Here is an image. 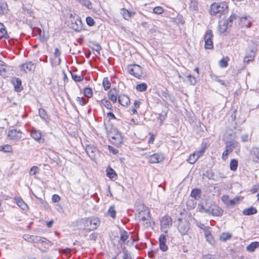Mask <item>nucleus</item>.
Instances as JSON below:
<instances>
[{"mask_svg": "<svg viewBox=\"0 0 259 259\" xmlns=\"http://www.w3.org/2000/svg\"><path fill=\"white\" fill-rule=\"evenodd\" d=\"M100 219L95 217L81 219L78 222L80 230L91 232L98 228L100 225Z\"/></svg>", "mask_w": 259, "mask_h": 259, "instance_id": "1", "label": "nucleus"}, {"mask_svg": "<svg viewBox=\"0 0 259 259\" xmlns=\"http://www.w3.org/2000/svg\"><path fill=\"white\" fill-rule=\"evenodd\" d=\"M199 210L201 212H205L213 216L221 217L223 214L224 210L219 206L214 203H211L209 205L208 203L204 206L203 204H199L198 205Z\"/></svg>", "mask_w": 259, "mask_h": 259, "instance_id": "2", "label": "nucleus"}, {"mask_svg": "<svg viewBox=\"0 0 259 259\" xmlns=\"http://www.w3.org/2000/svg\"><path fill=\"white\" fill-rule=\"evenodd\" d=\"M138 217L144 228H148L151 226L150 212L148 208H144L139 212Z\"/></svg>", "mask_w": 259, "mask_h": 259, "instance_id": "3", "label": "nucleus"}, {"mask_svg": "<svg viewBox=\"0 0 259 259\" xmlns=\"http://www.w3.org/2000/svg\"><path fill=\"white\" fill-rule=\"evenodd\" d=\"M228 8V5L225 2L213 3L210 5L209 12L211 16L218 14H222Z\"/></svg>", "mask_w": 259, "mask_h": 259, "instance_id": "4", "label": "nucleus"}, {"mask_svg": "<svg viewBox=\"0 0 259 259\" xmlns=\"http://www.w3.org/2000/svg\"><path fill=\"white\" fill-rule=\"evenodd\" d=\"M127 71L129 74L137 78H140L143 74L142 67L138 64H130L127 66Z\"/></svg>", "mask_w": 259, "mask_h": 259, "instance_id": "5", "label": "nucleus"}, {"mask_svg": "<svg viewBox=\"0 0 259 259\" xmlns=\"http://www.w3.org/2000/svg\"><path fill=\"white\" fill-rule=\"evenodd\" d=\"M160 230L162 232L167 233L168 229L172 226V219L168 215H164L160 219Z\"/></svg>", "mask_w": 259, "mask_h": 259, "instance_id": "6", "label": "nucleus"}, {"mask_svg": "<svg viewBox=\"0 0 259 259\" xmlns=\"http://www.w3.org/2000/svg\"><path fill=\"white\" fill-rule=\"evenodd\" d=\"M213 33L212 30H207L204 36L205 41L204 48L206 50H211L213 48Z\"/></svg>", "mask_w": 259, "mask_h": 259, "instance_id": "7", "label": "nucleus"}, {"mask_svg": "<svg viewBox=\"0 0 259 259\" xmlns=\"http://www.w3.org/2000/svg\"><path fill=\"white\" fill-rule=\"evenodd\" d=\"M178 229L182 235H186L190 229V223L186 219H178Z\"/></svg>", "mask_w": 259, "mask_h": 259, "instance_id": "8", "label": "nucleus"}, {"mask_svg": "<svg viewBox=\"0 0 259 259\" xmlns=\"http://www.w3.org/2000/svg\"><path fill=\"white\" fill-rule=\"evenodd\" d=\"M8 137L10 140L17 141L22 138V133L19 130L12 129L9 130Z\"/></svg>", "mask_w": 259, "mask_h": 259, "instance_id": "9", "label": "nucleus"}, {"mask_svg": "<svg viewBox=\"0 0 259 259\" xmlns=\"http://www.w3.org/2000/svg\"><path fill=\"white\" fill-rule=\"evenodd\" d=\"M115 133H110L109 135V137L110 139L111 142L115 145L118 146L122 143V138L120 133L117 131Z\"/></svg>", "mask_w": 259, "mask_h": 259, "instance_id": "10", "label": "nucleus"}, {"mask_svg": "<svg viewBox=\"0 0 259 259\" xmlns=\"http://www.w3.org/2000/svg\"><path fill=\"white\" fill-rule=\"evenodd\" d=\"M85 150L87 154L91 159L94 160L95 159L96 156L98 153V150L93 145H87Z\"/></svg>", "mask_w": 259, "mask_h": 259, "instance_id": "11", "label": "nucleus"}, {"mask_svg": "<svg viewBox=\"0 0 259 259\" xmlns=\"http://www.w3.org/2000/svg\"><path fill=\"white\" fill-rule=\"evenodd\" d=\"M20 67L21 71L28 73L35 70V64L32 61H28L22 64Z\"/></svg>", "mask_w": 259, "mask_h": 259, "instance_id": "12", "label": "nucleus"}, {"mask_svg": "<svg viewBox=\"0 0 259 259\" xmlns=\"http://www.w3.org/2000/svg\"><path fill=\"white\" fill-rule=\"evenodd\" d=\"M164 157L163 154L155 153L150 155L148 158V161L151 163H157L163 160Z\"/></svg>", "mask_w": 259, "mask_h": 259, "instance_id": "13", "label": "nucleus"}, {"mask_svg": "<svg viewBox=\"0 0 259 259\" xmlns=\"http://www.w3.org/2000/svg\"><path fill=\"white\" fill-rule=\"evenodd\" d=\"M250 155L253 161L259 162V146L252 147L250 151Z\"/></svg>", "mask_w": 259, "mask_h": 259, "instance_id": "14", "label": "nucleus"}, {"mask_svg": "<svg viewBox=\"0 0 259 259\" xmlns=\"http://www.w3.org/2000/svg\"><path fill=\"white\" fill-rule=\"evenodd\" d=\"M120 14L123 18L126 20H130L136 14L135 11H129L125 8H122L120 10Z\"/></svg>", "mask_w": 259, "mask_h": 259, "instance_id": "15", "label": "nucleus"}, {"mask_svg": "<svg viewBox=\"0 0 259 259\" xmlns=\"http://www.w3.org/2000/svg\"><path fill=\"white\" fill-rule=\"evenodd\" d=\"M231 26V24H229L228 20L221 21L219 23V31L222 34H225L227 32L228 28Z\"/></svg>", "mask_w": 259, "mask_h": 259, "instance_id": "16", "label": "nucleus"}, {"mask_svg": "<svg viewBox=\"0 0 259 259\" xmlns=\"http://www.w3.org/2000/svg\"><path fill=\"white\" fill-rule=\"evenodd\" d=\"M166 239L165 235L161 234L159 238V248L162 251H166L168 247L166 244Z\"/></svg>", "mask_w": 259, "mask_h": 259, "instance_id": "17", "label": "nucleus"}, {"mask_svg": "<svg viewBox=\"0 0 259 259\" xmlns=\"http://www.w3.org/2000/svg\"><path fill=\"white\" fill-rule=\"evenodd\" d=\"M118 101L121 105L124 107H127L130 104V99L129 97L125 95H121L118 96Z\"/></svg>", "mask_w": 259, "mask_h": 259, "instance_id": "18", "label": "nucleus"}, {"mask_svg": "<svg viewBox=\"0 0 259 259\" xmlns=\"http://www.w3.org/2000/svg\"><path fill=\"white\" fill-rule=\"evenodd\" d=\"M11 81L14 86L16 91L20 92L22 90V81L20 78L16 77L13 78Z\"/></svg>", "mask_w": 259, "mask_h": 259, "instance_id": "19", "label": "nucleus"}, {"mask_svg": "<svg viewBox=\"0 0 259 259\" xmlns=\"http://www.w3.org/2000/svg\"><path fill=\"white\" fill-rule=\"evenodd\" d=\"M117 96H118L117 91L115 88L111 89L108 93V98L113 103H115L117 102Z\"/></svg>", "mask_w": 259, "mask_h": 259, "instance_id": "20", "label": "nucleus"}, {"mask_svg": "<svg viewBox=\"0 0 259 259\" xmlns=\"http://www.w3.org/2000/svg\"><path fill=\"white\" fill-rule=\"evenodd\" d=\"M239 143L236 141H231L227 143L225 149L227 152L231 153L234 149L238 147Z\"/></svg>", "mask_w": 259, "mask_h": 259, "instance_id": "21", "label": "nucleus"}, {"mask_svg": "<svg viewBox=\"0 0 259 259\" xmlns=\"http://www.w3.org/2000/svg\"><path fill=\"white\" fill-rule=\"evenodd\" d=\"M31 137L36 141L39 142L41 139V133L40 131L33 129L30 131Z\"/></svg>", "mask_w": 259, "mask_h": 259, "instance_id": "22", "label": "nucleus"}, {"mask_svg": "<svg viewBox=\"0 0 259 259\" xmlns=\"http://www.w3.org/2000/svg\"><path fill=\"white\" fill-rule=\"evenodd\" d=\"M240 21L241 27L247 28L251 26V20L249 16L241 18Z\"/></svg>", "mask_w": 259, "mask_h": 259, "instance_id": "23", "label": "nucleus"}, {"mask_svg": "<svg viewBox=\"0 0 259 259\" xmlns=\"http://www.w3.org/2000/svg\"><path fill=\"white\" fill-rule=\"evenodd\" d=\"M72 28L76 31H79L82 29V22L80 19H77L74 23H72Z\"/></svg>", "mask_w": 259, "mask_h": 259, "instance_id": "24", "label": "nucleus"}, {"mask_svg": "<svg viewBox=\"0 0 259 259\" xmlns=\"http://www.w3.org/2000/svg\"><path fill=\"white\" fill-rule=\"evenodd\" d=\"M107 176L112 180H115L117 178V176L115 171L111 167H108L106 170Z\"/></svg>", "mask_w": 259, "mask_h": 259, "instance_id": "25", "label": "nucleus"}, {"mask_svg": "<svg viewBox=\"0 0 259 259\" xmlns=\"http://www.w3.org/2000/svg\"><path fill=\"white\" fill-rule=\"evenodd\" d=\"M39 116L46 122H49L50 120L49 117L47 113L46 110L43 108H39L38 110Z\"/></svg>", "mask_w": 259, "mask_h": 259, "instance_id": "26", "label": "nucleus"}, {"mask_svg": "<svg viewBox=\"0 0 259 259\" xmlns=\"http://www.w3.org/2000/svg\"><path fill=\"white\" fill-rule=\"evenodd\" d=\"M259 247V242L254 241L251 243L246 247V250L249 252H253L255 250Z\"/></svg>", "mask_w": 259, "mask_h": 259, "instance_id": "27", "label": "nucleus"}, {"mask_svg": "<svg viewBox=\"0 0 259 259\" xmlns=\"http://www.w3.org/2000/svg\"><path fill=\"white\" fill-rule=\"evenodd\" d=\"M16 202L17 205L23 210H27L28 209L27 205L21 198H15Z\"/></svg>", "mask_w": 259, "mask_h": 259, "instance_id": "28", "label": "nucleus"}, {"mask_svg": "<svg viewBox=\"0 0 259 259\" xmlns=\"http://www.w3.org/2000/svg\"><path fill=\"white\" fill-rule=\"evenodd\" d=\"M98 102L100 103L101 105L104 106L107 109L112 110V105L111 103L106 98H104Z\"/></svg>", "mask_w": 259, "mask_h": 259, "instance_id": "29", "label": "nucleus"}, {"mask_svg": "<svg viewBox=\"0 0 259 259\" xmlns=\"http://www.w3.org/2000/svg\"><path fill=\"white\" fill-rule=\"evenodd\" d=\"M257 212V210L253 207H250L249 208H246L243 211V213L246 215H249L253 214H255Z\"/></svg>", "mask_w": 259, "mask_h": 259, "instance_id": "30", "label": "nucleus"}, {"mask_svg": "<svg viewBox=\"0 0 259 259\" xmlns=\"http://www.w3.org/2000/svg\"><path fill=\"white\" fill-rule=\"evenodd\" d=\"M201 190L199 189H194L191 193V196L195 199H198L200 198Z\"/></svg>", "mask_w": 259, "mask_h": 259, "instance_id": "31", "label": "nucleus"}, {"mask_svg": "<svg viewBox=\"0 0 259 259\" xmlns=\"http://www.w3.org/2000/svg\"><path fill=\"white\" fill-rule=\"evenodd\" d=\"M81 5L87 7L89 9H92V3L89 0H75Z\"/></svg>", "mask_w": 259, "mask_h": 259, "instance_id": "32", "label": "nucleus"}, {"mask_svg": "<svg viewBox=\"0 0 259 259\" xmlns=\"http://www.w3.org/2000/svg\"><path fill=\"white\" fill-rule=\"evenodd\" d=\"M116 212L115 209V207L114 206L112 205L109 208L106 214L107 215L111 217L112 218L115 219L116 217Z\"/></svg>", "mask_w": 259, "mask_h": 259, "instance_id": "33", "label": "nucleus"}, {"mask_svg": "<svg viewBox=\"0 0 259 259\" xmlns=\"http://www.w3.org/2000/svg\"><path fill=\"white\" fill-rule=\"evenodd\" d=\"M198 2L197 0H191L189 8L191 10L195 11H198Z\"/></svg>", "mask_w": 259, "mask_h": 259, "instance_id": "34", "label": "nucleus"}, {"mask_svg": "<svg viewBox=\"0 0 259 259\" xmlns=\"http://www.w3.org/2000/svg\"><path fill=\"white\" fill-rule=\"evenodd\" d=\"M229 58L228 57H226L222 58L219 62V65L221 68H226L228 65V61Z\"/></svg>", "mask_w": 259, "mask_h": 259, "instance_id": "35", "label": "nucleus"}, {"mask_svg": "<svg viewBox=\"0 0 259 259\" xmlns=\"http://www.w3.org/2000/svg\"><path fill=\"white\" fill-rule=\"evenodd\" d=\"M0 32L2 34V37L5 38H8L9 37L6 27L4 24L1 22H0Z\"/></svg>", "mask_w": 259, "mask_h": 259, "instance_id": "36", "label": "nucleus"}, {"mask_svg": "<svg viewBox=\"0 0 259 259\" xmlns=\"http://www.w3.org/2000/svg\"><path fill=\"white\" fill-rule=\"evenodd\" d=\"M238 165V161L235 159H232L230 163V168L231 170L235 171L237 169Z\"/></svg>", "mask_w": 259, "mask_h": 259, "instance_id": "37", "label": "nucleus"}, {"mask_svg": "<svg viewBox=\"0 0 259 259\" xmlns=\"http://www.w3.org/2000/svg\"><path fill=\"white\" fill-rule=\"evenodd\" d=\"M136 89L139 92H144L147 89V85L146 83H140L136 85Z\"/></svg>", "mask_w": 259, "mask_h": 259, "instance_id": "38", "label": "nucleus"}, {"mask_svg": "<svg viewBox=\"0 0 259 259\" xmlns=\"http://www.w3.org/2000/svg\"><path fill=\"white\" fill-rule=\"evenodd\" d=\"M84 95L88 98H90L93 96V90L91 88H85L83 91Z\"/></svg>", "mask_w": 259, "mask_h": 259, "instance_id": "39", "label": "nucleus"}, {"mask_svg": "<svg viewBox=\"0 0 259 259\" xmlns=\"http://www.w3.org/2000/svg\"><path fill=\"white\" fill-rule=\"evenodd\" d=\"M198 159V157H197L193 153L189 156L187 159V161L190 164H194L196 162Z\"/></svg>", "mask_w": 259, "mask_h": 259, "instance_id": "40", "label": "nucleus"}, {"mask_svg": "<svg viewBox=\"0 0 259 259\" xmlns=\"http://www.w3.org/2000/svg\"><path fill=\"white\" fill-rule=\"evenodd\" d=\"M232 237V235L229 233H223L220 236V240L223 241H226L227 240L230 239Z\"/></svg>", "mask_w": 259, "mask_h": 259, "instance_id": "41", "label": "nucleus"}, {"mask_svg": "<svg viewBox=\"0 0 259 259\" xmlns=\"http://www.w3.org/2000/svg\"><path fill=\"white\" fill-rule=\"evenodd\" d=\"M110 82L109 80H108V78H104L103 80V86L104 87V89L105 91L108 90L110 88Z\"/></svg>", "mask_w": 259, "mask_h": 259, "instance_id": "42", "label": "nucleus"}, {"mask_svg": "<svg viewBox=\"0 0 259 259\" xmlns=\"http://www.w3.org/2000/svg\"><path fill=\"white\" fill-rule=\"evenodd\" d=\"M128 233L126 231H122L120 232V240L125 242L128 238Z\"/></svg>", "mask_w": 259, "mask_h": 259, "instance_id": "43", "label": "nucleus"}, {"mask_svg": "<svg viewBox=\"0 0 259 259\" xmlns=\"http://www.w3.org/2000/svg\"><path fill=\"white\" fill-rule=\"evenodd\" d=\"M43 241H45V238L41 237L38 236H34L33 237V243H42Z\"/></svg>", "mask_w": 259, "mask_h": 259, "instance_id": "44", "label": "nucleus"}, {"mask_svg": "<svg viewBox=\"0 0 259 259\" xmlns=\"http://www.w3.org/2000/svg\"><path fill=\"white\" fill-rule=\"evenodd\" d=\"M0 150L5 152H10L12 151V148L9 145H5L0 146Z\"/></svg>", "mask_w": 259, "mask_h": 259, "instance_id": "45", "label": "nucleus"}, {"mask_svg": "<svg viewBox=\"0 0 259 259\" xmlns=\"http://www.w3.org/2000/svg\"><path fill=\"white\" fill-rule=\"evenodd\" d=\"M164 12V9L162 7L157 6L153 8V13L155 14H162Z\"/></svg>", "mask_w": 259, "mask_h": 259, "instance_id": "46", "label": "nucleus"}, {"mask_svg": "<svg viewBox=\"0 0 259 259\" xmlns=\"http://www.w3.org/2000/svg\"><path fill=\"white\" fill-rule=\"evenodd\" d=\"M72 79L76 82H80L83 79V76L82 75H78L75 74H71Z\"/></svg>", "mask_w": 259, "mask_h": 259, "instance_id": "47", "label": "nucleus"}, {"mask_svg": "<svg viewBox=\"0 0 259 259\" xmlns=\"http://www.w3.org/2000/svg\"><path fill=\"white\" fill-rule=\"evenodd\" d=\"M205 151V147L202 146L201 149L195 152L194 153L199 158L200 157H201L204 154Z\"/></svg>", "mask_w": 259, "mask_h": 259, "instance_id": "48", "label": "nucleus"}, {"mask_svg": "<svg viewBox=\"0 0 259 259\" xmlns=\"http://www.w3.org/2000/svg\"><path fill=\"white\" fill-rule=\"evenodd\" d=\"M76 101L81 106L85 105L88 102V100L83 97H77Z\"/></svg>", "mask_w": 259, "mask_h": 259, "instance_id": "49", "label": "nucleus"}, {"mask_svg": "<svg viewBox=\"0 0 259 259\" xmlns=\"http://www.w3.org/2000/svg\"><path fill=\"white\" fill-rule=\"evenodd\" d=\"M39 168L36 166H32L29 171V175L31 176H34L38 172Z\"/></svg>", "mask_w": 259, "mask_h": 259, "instance_id": "50", "label": "nucleus"}, {"mask_svg": "<svg viewBox=\"0 0 259 259\" xmlns=\"http://www.w3.org/2000/svg\"><path fill=\"white\" fill-rule=\"evenodd\" d=\"M240 200V198L239 197H236L233 199L230 200L229 201V205L228 206H234L236 204L237 202L239 201Z\"/></svg>", "mask_w": 259, "mask_h": 259, "instance_id": "51", "label": "nucleus"}, {"mask_svg": "<svg viewBox=\"0 0 259 259\" xmlns=\"http://www.w3.org/2000/svg\"><path fill=\"white\" fill-rule=\"evenodd\" d=\"M98 237V233L94 232L90 235L88 240L96 241L97 240Z\"/></svg>", "mask_w": 259, "mask_h": 259, "instance_id": "52", "label": "nucleus"}, {"mask_svg": "<svg viewBox=\"0 0 259 259\" xmlns=\"http://www.w3.org/2000/svg\"><path fill=\"white\" fill-rule=\"evenodd\" d=\"M258 190H259V184H255V185H253L252 187V188L250 190V192L251 193L254 194V193H255L256 192H257Z\"/></svg>", "mask_w": 259, "mask_h": 259, "instance_id": "53", "label": "nucleus"}, {"mask_svg": "<svg viewBox=\"0 0 259 259\" xmlns=\"http://www.w3.org/2000/svg\"><path fill=\"white\" fill-rule=\"evenodd\" d=\"M221 199L224 203H225L228 206L230 201L229 197L228 195H223Z\"/></svg>", "mask_w": 259, "mask_h": 259, "instance_id": "54", "label": "nucleus"}, {"mask_svg": "<svg viewBox=\"0 0 259 259\" xmlns=\"http://www.w3.org/2000/svg\"><path fill=\"white\" fill-rule=\"evenodd\" d=\"M207 241L210 243V244H213L215 243L214 240L212 237V235L211 234L205 237Z\"/></svg>", "mask_w": 259, "mask_h": 259, "instance_id": "55", "label": "nucleus"}, {"mask_svg": "<svg viewBox=\"0 0 259 259\" xmlns=\"http://www.w3.org/2000/svg\"><path fill=\"white\" fill-rule=\"evenodd\" d=\"M86 21H87L88 25L90 26L94 25V24L95 23V21H94V19L92 18H91V17H88L86 18Z\"/></svg>", "mask_w": 259, "mask_h": 259, "instance_id": "56", "label": "nucleus"}, {"mask_svg": "<svg viewBox=\"0 0 259 259\" xmlns=\"http://www.w3.org/2000/svg\"><path fill=\"white\" fill-rule=\"evenodd\" d=\"M33 236L34 235H30L27 234L24 235L23 236V238L28 242H32Z\"/></svg>", "mask_w": 259, "mask_h": 259, "instance_id": "57", "label": "nucleus"}, {"mask_svg": "<svg viewBox=\"0 0 259 259\" xmlns=\"http://www.w3.org/2000/svg\"><path fill=\"white\" fill-rule=\"evenodd\" d=\"M52 200L54 202H58L60 201L61 197L57 194H54L52 196Z\"/></svg>", "mask_w": 259, "mask_h": 259, "instance_id": "58", "label": "nucleus"}, {"mask_svg": "<svg viewBox=\"0 0 259 259\" xmlns=\"http://www.w3.org/2000/svg\"><path fill=\"white\" fill-rule=\"evenodd\" d=\"M188 78H189V82L191 84L194 85L196 83V80L194 76H193L191 75H189L188 76Z\"/></svg>", "mask_w": 259, "mask_h": 259, "instance_id": "59", "label": "nucleus"}, {"mask_svg": "<svg viewBox=\"0 0 259 259\" xmlns=\"http://www.w3.org/2000/svg\"><path fill=\"white\" fill-rule=\"evenodd\" d=\"M6 71V66L5 64H0V75H2Z\"/></svg>", "mask_w": 259, "mask_h": 259, "instance_id": "60", "label": "nucleus"}, {"mask_svg": "<svg viewBox=\"0 0 259 259\" xmlns=\"http://www.w3.org/2000/svg\"><path fill=\"white\" fill-rule=\"evenodd\" d=\"M204 234L205 235V237L211 235V231L210 230V228L208 227L207 228H204V230L203 231Z\"/></svg>", "mask_w": 259, "mask_h": 259, "instance_id": "61", "label": "nucleus"}, {"mask_svg": "<svg viewBox=\"0 0 259 259\" xmlns=\"http://www.w3.org/2000/svg\"><path fill=\"white\" fill-rule=\"evenodd\" d=\"M123 259H132L131 254L127 251H123Z\"/></svg>", "mask_w": 259, "mask_h": 259, "instance_id": "62", "label": "nucleus"}, {"mask_svg": "<svg viewBox=\"0 0 259 259\" xmlns=\"http://www.w3.org/2000/svg\"><path fill=\"white\" fill-rule=\"evenodd\" d=\"M108 150L110 152H112L114 154H117L118 152L117 149H115L114 147L111 146H108Z\"/></svg>", "mask_w": 259, "mask_h": 259, "instance_id": "63", "label": "nucleus"}, {"mask_svg": "<svg viewBox=\"0 0 259 259\" xmlns=\"http://www.w3.org/2000/svg\"><path fill=\"white\" fill-rule=\"evenodd\" d=\"M237 18L235 14L231 15L229 18L227 20L229 21V24H231L232 25L233 21L236 19Z\"/></svg>", "mask_w": 259, "mask_h": 259, "instance_id": "64", "label": "nucleus"}]
</instances>
